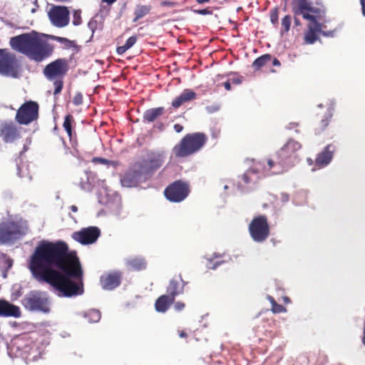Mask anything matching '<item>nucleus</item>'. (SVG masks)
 <instances>
[{
	"label": "nucleus",
	"instance_id": "obj_27",
	"mask_svg": "<svg viewBox=\"0 0 365 365\" xmlns=\"http://www.w3.org/2000/svg\"><path fill=\"white\" fill-rule=\"evenodd\" d=\"M332 117V108H329L328 110H327L325 117L324 119L320 120V123L317 124L314 130H316V134L319 135L322 132H323L327 125H329V122Z\"/></svg>",
	"mask_w": 365,
	"mask_h": 365
},
{
	"label": "nucleus",
	"instance_id": "obj_45",
	"mask_svg": "<svg viewBox=\"0 0 365 365\" xmlns=\"http://www.w3.org/2000/svg\"><path fill=\"white\" fill-rule=\"evenodd\" d=\"M242 180L244 183L248 184L250 182L249 173H246L242 175Z\"/></svg>",
	"mask_w": 365,
	"mask_h": 365
},
{
	"label": "nucleus",
	"instance_id": "obj_23",
	"mask_svg": "<svg viewBox=\"0 0 365 365\" xmlns=\"http://www.w3.org/2000/svg\"><path fill=\"white\" fill-rule=\"evenodd\" d=\"M175 297L167 295H162L157 298L154 307L160 313H165L168 311L172 304L174 303Z\"/></svg>",
	"mask_w": 365,
	"mask_h": 365
},
{
	"label": "nucleus",
	"instance_id": "obj_16",
	"mask_svg": "<svg viewBox=\"0 0 365 365\" xmlns=\"http://www.w3.org/2000/svg\"><path fill=\"white\" fill-rule=\"evenodd\" d=\"M0 137L6 143H14L20 137L19 130L12 123H4L0 125Z\"/></svg>",
	"mask_w": 365,
	"mask_h": 365
},
{
	"label": "nucleus",
	"instance_id": "obj_17",
	"mask_svg": "<svg viewBox=\"0 0 365 365\" xmlns=\"http://www.w3.org/2000/svg\"><path fill=\"white\" fill-rule=\"evenodd\" d=\"M302 145H300L299 143L289 140L284 144V145L281 148L277 153H276V158L278 159H286L289 160L292 158H294V153L297 152Z\"/></svg>",
	"mask_w": 365,
	"mask_h": 365
},
{
	"label": "nucleus",
	"instance_id": "obj_25",
	"mask_svg": "<svg viewBox=\"0 0 365 365\" xmlns=\"http://www.w3.org/2000/svg\"><path fill=\"white\" fill-rule=\"evenodd\" d=\"M76 124L74 121L73 117L71 114H67L66 117H64V120L63 123V128L64 130L66 131L67 135H68L70 141H72L73 135L76 136V133L73 132V126Z\"/></svg>",
	"mask_w": 365,
	"mask_h": 365
},
{
	"label": "nucleus",
	"instance_id": "obj_41",
	"mask_svg": "<svg viewBox=\"0 0 365 365\" xmlns=\"http://www.w3.org/2000/svg\"><path fill=\"white\" fill-rule=\"evenodd\" d=\"M195 13L200 15H210L212 14V11L209 9H204L195 10Z\"/></svg>",
	"mask_w": 365,
	"mask_h": 365
},
{
	"label": "nucleus",
	"instance_id": "obj_1",
	"mask_svg": "<svg viewBox=\"0 0 365 365\" xmlns=\"http://www.w3.org/2000/svg\"><path fill=\"white\" fill-rule=\"evenodd\" d=\"M34 279L47 283L61 297H73L84 293L83 269L75 251L64 241L42 240L29 261Z\"/></svg>",
	"mask_w": 365,
	"mask_h": 365
},
{
	"label": "nucleus",
	"instance_id": "obj_57",
	"mask_svg": "<svg viewBox=\"0 0 365 365\" xmlns=\"http://www.w3.org/2000/svg\"><path fill=\"white\" fill-rule=\"evenodd\" d=\"M209 1H210V0H197V4H205Z\"/></svg>",
	"mask_w": 365,
	"mask_h": 365
},
{
	"label": "nucleus",
	"instance_id": "obj_58",
	"mask_svg": "<svg viewBox=\"0 0 365 365\" xmlns=\"http://www.w3.org/2000/svg\"><path fill=\"white\" fill-rule=\"evenodd\" d=\"M282 196H283V201L284 202H287L288 201V195L287 194H283V195H282Z\"/></svg>",
	"mask_w": 365,
	"mask_h": 365
},
{
	"label": "nucleus",
	"instance_id": "obj_19",
	"mask_svg": "<svg viewBox=\"0 0 365 365\" xmlns=\"http://www.w3.org/2000/svg\"><path fill=\"white\" fill-rule=\"evenodd\" d=\"M267 170L269 171L272 175H277L287 169V159H278L274 155V158L267 160Z\"/></svg>",
	"mask_w": 365,
	"mask_h": 365
},
{
	"label": "nucleus",
	"instance_id": "obj_49",
	"mask_svg": "<svg viewBox=\"0 0 365 365\" xmlns=\"http://www.w3.org/2000/svg\"><path fill=\"white\" fill-rule=\"evenodd\" d=\"M359 2H361L362 15L365 16V0H359Z\"/></svg>",
	"mask_w": 365,
	"mask_h": 365
},
{
	"label": "nucleus",
	"instance_id": "obj_32",
	"mask_svg": "<svg viewBox=\"0 0 365 365\" xmlns=\"http://www.w3.org/2000/svg\"><path fill=\"white\" fill-rule=\"evenodd\" d=\"M128 264L135 270H142L145 268V262L142 258H132L128 261Z\"/></svg>",
	"mask_w": 365,
	"mask_h": 365
},
{
	"label": "nucleus",
	"instance_id": "obj_15",
	"mask_svg": "<svg viewBox=\"0 0 365 365\" xmlns=\"http://www.w3.org/2000/svg\"><path fill=\"white\" fill-rule=\"evenodd\" d=\"M121 277V272L118 271L106 272L100 277V285L102 289L111 291L120 284Z\"/></svg>",
	"mask_w": 365,
	"mask_h": 365
},
{
	"label": "nucleus",
	"instance_id": "obj_21",
	"mask_svg": "<svg viewBox=\"0 0 365 365\" xmlns=\"http://www.w3.org/2000/svg\"><path fill=\"white\" fill-rule=\"evenodd\" d=\"M183 292V281L180 276L178 278L170 279V284L167 287V293L165 294L170 297H177Z\"/></svg>",
	"mask_w": 365,
	"mask_h": 365
},
{
	"label": "nucleus",
	"instance_id": "obj_5",
	"mask_svg": "<svg viewBox=\"0 0 365 365\" xmlns=\"http://www.w3.org/2000/svg\"><path fill=\"white\" fill-rule=\"evenodd\" d=\"M68 71V63L65 58H58L45 66L43 70V76L47 80L53 82L54 91L53 94L57 96L61 93L63 88V78Z\"/></svg>",
	"mask_w": 365,
	"mask_h": 365
},
{
	"label": "nucleus",
	"instance_id": "obj_4",
	"mask_svg": "<svg viewBox=\"0 0 365 365\" xmlns=\"http://www.w3.org/2000/svg\"><path fill=\"white\" fill-rule=\"evenodd\" d=\"M207 141L205 133L195 132L183 136L179 143L174 145L173 153L176 158H187L203 148Z\"/></svg>",
	"mask_w": 365,
	"mask_h": 365
},
{
	"label": "nucleus",
	"instance_id": "obj_55",
	"mask_svg": "<svg viewBox=\"0 0 365 365\" xmlns=\"http://www.w3.org/2000/svg\"><path fill=\"white\" fill-rule=\"evenodd\" d=\"M70 210H71V211L73 212H76L78 209L76 205H73L72 206L70 207Z\"/></svg>",
	"mask_w": 365,
	"mask_h": 365
},
{
	"label": "nucleus",
	"instance_id": "obj_31",
	"mask_svg": "<svg viewBox=\"0 0 365 365\" xmlns=\"http://www.w3.org/2000/svg\"><path fill=\"white\" fill-rule=\"evenodd\" d=\"M121 185L123 187H132L135 185L136 180L135 175L131 173H126L120 179Z\"/></svg>",
	"mask_w": 365,
	"mask_h": 365
},
{
	"label": "nucleus",
	"instance_id": "obj_29",
	"mask_svg": "<svg viewBox=\"0 0 365 365\" xmlns=\"http://www.w3.org/2000/svg\"><path fill=\"white\" fill-rule=\"evenodd\" d=\"M138 38L135 36H132L127 38L126 42L123 46L117 47V53L120 56L124 54L128 49L131 48L132 46L135 44Z\"/></svg>",
	"mask_w": 365,
	"mask_h": 365
},
{
	"label": "nucleus",
	"instance_id": "obj_59",
	"mask_svg": "<svg viewBox=\"0 0 365 365\" xmlns=\"http://www.w3.org/2000/svg\"><path fill=\"white\" fill-rule=\"evenodd\" d=\"M56 1H58V2H67V1H70L71 0H54Z\"/></svg>",
	"mask_w": 365,
	"mask_h": 365
},
{
	"label": "nucleus",
	"instance_id": "obj_2",
	"mask_svg": "<svg viewBox=\"0 0 365 365\" xmlns=\"http://www.w3.org/2000/svg\"><path fill=\"white\" fill-rule=\"evenodd\" d=\"M48 39L63 44L66 48L73 46V42L64 37L51 34H43L35 31L21 34L10 38V46L30 60L41 62L49 58L53 51V46Z\"/></svg>",
	"mask_w": 365,
	"mask_h": 365
},
{
	"label": "nucleus",
	"instance_id": "obj_9",
	"mask_svg": "<svg viewBox=\"0 0 365 365\" xmlns=\"http://www.w3.org/2000/svg\"><path fill=\"white\" fill-rule=\"evenodd\" d=\"M0 74L11 78L19 77V61L16 55L7 49H0Z\"/></svg>",
	"mask_w": 365,
	"mask_h": 365
},
{
	"label": "nucleus",
	"instance_id": "obj_3",
	"mask_svg": "<svg viewBox=\"0 0 365 365\" xmlns=\"http://www.w3.org/2000/svg\"><path fill=\"white\" fill-rule=\"evenodd\" d=\"M291 6L294 15H302V18L310 21L308 30L304 34V41L307 44H314L318 38L317 34L321 31V24L313 14L319 12V9L312 7L307 0H293Z\"/></svg>",
	"mask_w": 365,
	"mask_h": 365
},
{
	"label": "nucleus",
	"instance_id": "obj_40",
	"mask_svg": "<svg viewBox=\"0 0 365 365\" xmlns=\"http://www.w3.org/2000/svg\"><path fill=\"white\" fill-rule=\"evenodd\" d=\"M88 28L90 29L91 32L94 33L95 31H96L98 28V21L96 19H91L90 21H88Z\"/></svg>",
	"mask_w": 365,
	"mask_h": 365
},
{
	"label": "nucleus",
	"instance_id": "obj_38",
	"mask_svg": "<svg viewBox=\"0 0 365 365\" xmlns=\"http://www.w3.org/2000/svg\"><path fill=\"white\" fill-rule=\"evenodd\" d=\"M91 162L94 164H103L106 166H109L112 164V161H109L101 157H94L93 159H91Z\"/></svg>",
	"mask_w": 365,
	"mask_h": 365
},
{
	"label": "nucleus",
	"instance_id": "obj_13",
	"mask_svg": "<svg viewBox=\"0 0 365 365\" xmlns=\"http://www.w3.org/2000/svg\"><path fill=\"white\" fill-rule=\"evenodd\" d=\"M48 16L52 25L57 28L66 27L70 21L69 9L63 6L52 5L48 11Z\"/></svg>",
	"mask_w": 365,
	"mask_h": 365
},
{
	"label": "nucleus",
	"instance_id": "obj_6",
	"mask_svg": "<svg viewBox=\"0 0 365 365\" xmlns=\"http://www.w3.org/2000/svg\"><path fill=\"white\" fill-rule=\"evenodd\" d=\"M28 232L26 222L8 220L0 225V245L13 243Z\"/></svg>",
	"mask_w": 365,
	"mask_h": 365
},
{
	"label": "nucleus",
	"instance_id": "obj_47",
	"mask_svg": "<svg viewBox=\"0 0 365 365\" xmlns=\"http://www.w3.org/2000/svg\"><path fill=\"white\" fill-rule=\"evenodd\" d=\"M174 130L176 131V133H180L183 130V126L178 123L175 124Z\"/></svg>",
	"mask_w": 365,
	"mask_h": 365
},
{
	"label": "nucleus",
	"instance_id": "obj_43",
	"mask_svg": "<svg viewBox=\"0 0 365 365\" xmlns=\"http://www.w3.org/2000/svg\"><path fill=\"white\" fill-rule=\"evenodd\" d=\"M160 5L162 6L173 7L175 6V3L174 1L165 0L160 3Z\"/></svg>",
	"mask_w": 365,
	"mask_h": 365
},
{
	"label": "nucleus",
	"instance_id": "obj_48",
	"mask_svg": "<svg viewBox=\"0 0 365 365\" xmlns=\"http://www.w3.org/2000/svg\"><path fill=\"white\" fill-rule=\"evenodd\" d=\"M272 66H279L281 65V63H279V60L276 58H272Z\"/></svg>",
	"mask_w": 365,
	"mask_h": 365
},
{
	"label": "nucleus",
	"instance_id": "obj_14",
	"mask_svg": "<svg viewBox=\"0 0 365 365\" xmlns=\"http://www.w3.org/2000/svg\"><path fill=\"white\" fill-rule=\"evenodd\" d=\"M101 235L98 227H88L82 228L80 231L73 232L72 239L78 243L87 245L97 241Z\"/></svg>",
	"mask_w": 365,
	"mask_h": 365
},
{
	"label": "nucleus",
	"instance_id": "obj_39",
	"mask_svg": "<svg viewBox=\"0 0 365 365\" xmlns=\"http://www.w3.org/2000/svg\"><path fill=\"white\" fill-rule=\"evenodd\" d=\"M72 103L74 106H78L82 105L83 103V96L81 93H76L75 96H73Z\"/></svg>",
	"mask_w": 365,
	"mask_h": 365
},
{
	"label": "nucleus",
	"instance_id": "obj_51",
	"mask_svg": "<svg viewBox=\"0 0 365 365\" xmlns=\"http://www.w3.org/2000/svg\"><path fill=\"white\" fill-rule=\"evenodd\" d=\"M224 87L225 89H227V91H230V89H231L230 82L227 81V82L224 83Z\"/></svg>",
	"mask_w": 365,
	"mask_h": 365
},
{
	"label": "nucleus",
	"instance_id": "obj_33",
	"mask_svg": "<svg viewBox=\"0 0 365 365\" xmlns=\"http://www.w3.org/2000/svg\"><path fill=\"white\" fill-rule=\"evenodd\" d=\"M267 299H268L269 302H271L272 313H274V314H281V313L287 312V310L285 309L284 307L281 305V304H277L275 302L274 298L272 297V296L269 295L268 297H267Z\"/></svg>",
	"mask_w": 365,
	"mask_h": 365
},
{
	"label": "nucleus",
	"instance_id": "obj_30",
	"mask_svg": "<svg viewBox=\"0 0 365 365\" xmlns=\"http://www.w3.org/2000/svg\"><path fill=\"white\" fill-rule=\"evenodd\" d=\"M84 318L88 323H97L101 319V313L98 309H90L84 314Z\"/></svg>",
	"mask_w": 365,
	"mask_h": 365
},
{
	"label": "nucleus",
	"instance_id": "obj_35",
	"mask_svg": "<svg viewBox=\"0 0 365 365\" xmlns=\"http://www.w3.org/2000/svg\"><path fill=\"white\" fill-rule=\"evenodd\" d=\"M73 25L75 26H78L82 24L81 19V10L76 9L73 12Z\"/></svg>",
	"mask_w": 365,
	"mask_h": 365
},
{
	"label": "nucleus",
	"instance_id": "obj_54",
	"mask_svg": "<svg viewBox=\"0 0 365 365\" xmlns=\"http://www.w3.org/2000/svg\"><path fill=\"white\" fill-rule=\"evenodd\" d=\"M294 24H295V25L297 26H300V21H299V19H297L296 16H295V18H294Z\"/></svg>",
	"mask_w": 365,
	"mask_h": 365
},
{
	"label": "nucleus",
	"instance_id": "obj_50",
	"mask_svg": "<svg viewBox=\"0 0 365 365\" xmlns=\"http://www.w3.org/2000/svg\"><path fill=\"white\" fill-rule=\"evenodd\" d=\"M299 125L297 123H290L289 125H288L287 128L288 129H294L297 128Z\"/></svg>",
	"mask_w": 365,
	"mask_h": 365
},
{
	"label": "nucleus",
	"instance_id": "obj_18",
	"mask_svg": "<svg viewBox=\"0 0 365 365\" xmlns=\"http://www.w3.org/2000/svg\"><path fill=\"white\" fill-rule=\"evenodd\" d=\"M21 316L20 308L9 301L0 299V317H14L19 318Z\"/></svg>",
	"mask_w": 365,
	"mask_h": 365
},
{
	"label": "nucleus",
	"instance_id": "obj_53",
	"mask_svg": "<svg viewBox=\"0 0 365 365\" xmlns=\"http://www.w3.org/2000/svg\"><path fill=\"white\" fill-rule=\"evenodd\" d=\"M362 344L365 346V319H364V334H362L361 338Z\"/></svg>",
	"mask_w": 365,
	"mask_h": 365
},
{
	"label": "nucleus",
	"instance_id": "obj_26",
	"mask_svg": "<svg viewBox=\"0 0 365 365\" xmlns=\"http://www.w3.org/2000/svg\"><path fill=\"white\" fill-rule=\"evenodd\" d=\"M150 5H137L134 11L135 17L133 19V22L136 23L138 20L144 18L145 16L150 14Z\"/></svg>",
	"mask_w": 365,
	"mask_h": 365
},
{
	"label": "nucleus",
	"instance_id": "obj_8",
	"mask_svg": "<svg viewBox=\"0 0 365 365\" xmlns=\"http://www.w3.org/2000/svg\"><path fill=\"white\" fill-rule=\"evenodd\" d=\"M248 232L254 242L257 243L265 242L270 232L267 216L258 215L252 219L248 225Z\"/></svg>",
	"mask_w": 365,
	"mask_h": 365
},
{
	"label": "nucleus",
	"instance_id": "obj_56",
	"mask_svg": "<svg viewBox=\"0 0 365 365\" xmlns=\"http://www.w3.org/2000/svg\"><path fill=\"white\" fill-rule=\"evenodd\" d=\"M116 0H103V2L107 3L108 4H113Z\"/></svg>",
	"mask_w": 365,
	"mask_h": 365
},
{
	"label": "nucleus",
	"instance_id": "obj_44",
	"mask_svg": "<svg viewBox=\"0 0 365 365\" xmlns=\"http://www.w3.org/2000/svg\"><path fill=\"white\" fill-rule=\"evenodd\" d=\"M221 263H222V262H215L213 263L212 261H210V264L209 266H207V267L214 269L216 267H217Z\"/></svg>",
	"mask_w": 365,
	"mask_h": 365
},
{
	"label": "nucleus",
	"instance_id": "obj_10",
	"mask_svg": "<svg viewBox=\"0 0 365 365\" xmlns=\"http://www.w3.org/2000/svg\"><path fill=\"white\" fill-rule=\"evenodd\" d=\"M38 116V104L34 101H28L17 109L16 121L20 125H28L36 121Z\"/></svg>",
	"mask_w": 365,
	"mask_h": 365
},
{
	"label": "nucleus",
	"instance_id": "obj_22",
	"mask_svg": "<svg viewBox=\"0 0 365 365\" xmlns=\"http://www.w3.org/2000/svg\"><path fill=\"white\" fill-rule=\"evenodd\" d=\"M195 93L188 88H186L185 89V91H182L181 94H180V96L174 98L173 103H171V105H173V107L174 108L177 109L182 105H183L185 103L195 100Z\"/></svg>",
	"mask_w": 365,
	"mask_h": 365
},
{
	"label": "nucleus",
	"instance_id": "obj_28",
	"mask_svg": "<svg viewBox=\"0 0 365 365\" xmlns=\"http://www.w3.org/2000/svg\"><path fill=\"white\" fill-rule=\"evenodd\" d=\"M272 61V55L270 54H265L263 55L256 59H255L253 64L254 68L257 71H259L261 69V68L266 66L267 63Z\"/></svg>",
	"mask_w": 365,
	"mask_h": 365
},
{
	"label": "nucleus",
	"instance_id": "obj_11",
	"mask_svg": "<svg viewBox=\"0 0 365 365\" xmlns=\"http://www.w3.org/2000/svg\"><path fill=\"white\" fill-rule=\"evenodd\" d=\"M189 192V184L181 180H178L165 188L164 195L170 202H180L185 200Z\"/></svg>",
	"mask_w": 365,
	"mask_h": 365
},
{
	"label": "nucleus",
	"instance_id": "obj_7",
	"mask_svg": "<svg viewBox=\"0 0 365 365\" xmlns=\"http://www.w3.org/2000/svg\"><path fill=\"white\" fill-rule=\"evenodd\" d=\"M23 307L30 312L48 313L49 300L46 292L31 290L22 299Z\"/></svg>",
	"mask_w": 365,
	"mask_h": 365
},
{
	"label": "nucleus",
	"instance_id": "obj_37",
	"mask_svg": "<svg viewBox=\"0 0 365 365\" xmlns=\"http://www.w3.org/2000/svg\"><path fill=\"white\" fill-rule=\"evenodd\" d=\"M282 27H283V31L287 33L290 29L291 17L289 15H287L282 19L281 21Z\"/></svg>",
	"mask_w": 365,
	"mask_h": 365
},
{
	"label": "nucleus",
	"instance_id": "obj_46",
	"mask_svg": "<svg viewBox=\"0 0 365 365\" xmlns=\"http://www.w3.org/2000/svg\"><path fill=\"white\" fill-rule=\"evenodd\" d=\"M231 83L235 85H240L242 83V78L241 77H236L232 79H231Z\"/></svg>",
	"mask_w": 365,
	"mask_h": 365
},
{
	"label": "nucleus",
	"instance_id": "obj_34",
	"mask_svg": "<svg viewBox=\"0 0 365 365\" xmlns=\"http://www.w3.org/2000/svg\"><path fill=\"white\" fill-rule=\"evenodd\" d=\"M23 5L28 7L31 14H34L37 11L38 5L37 0H21Z\"/></svg>",
	"mask_w": 365,
	"mask_h": 365
},
{
	"label": "nucleus",
	"instance_id": "obj_42",
	"mask_svg": "<svg viewBox=\"0 0 365 365\" xmlns=\"http://www.w3.org/2000/svg\"><path fill=\"white\" fill-rule=\"evenodd\" d=\"M185 307V304L182 302H177L174 304V308L177 312L182 311V309Z\"/></svg>",
	"mask_w": 365,
	"mask_h": 365
},
{
	"label": "nucleus",
	"instance_id": "obj_20",
	"mask_svg": "<svg viewBox=\"0 0 365 365\" xmlns=\"http://www.w3.org/2000/svg\"><path fill=\"white\" fill-rule=\"evenodd\" d=\"M335 152V146L329 144L324 148L322 152L317 155L316 165L319 167H324L329 164L332 160L333 153Z\"/></svg>",
	"mask_w": 365,
	"mask_h": 365
},
{
	"label": "nucleus",
	"instance_id": "obj_24",
	"mask_svg": "<svg viewBox=\"0 0 365 365\" xmlns=\"http://www.w3.org/2000/svg\"><path fill=\"white\" fill-rule=\"evenodd\" d=\"M163 114H165V108L163 107L147 109L143 114V121L148 123H153L154 120L158 119Z\"/></svg>",
	"mask_w": 365,
	"mask_h": 365
},
{
	"label": "nucleus",
	"instance_id": "obj_12",
	"mask_svg": "<svg viewBox=\"0 0 365 365\" xmlns=\"http://www.w3.org/2000/svg\"><path fill=\"white\" fill-rule=\"evenodd\" d=\"M165 161L164 152H150L147 154L146 158L140 163V173L142 175L153 174L160 169Z\"/></svg>",
	"mask_w": 365,
	"mask_h": 365
},
{
	"label": "nucleus",
	"instance_id": "obj_36",
	"mask_svg": "<svg viewBox=\"0 0 365 365\" xmlns=\"http://www.w3.org/2000/svg\"><path fill=\"white\" fill-rule=\"evenodd\" d=\"M278 17H279L278 7H275V8L271 9V11H269V19H271V22L273 25L277 26L278 24Z\"/></svg>",
	"mask_w": 365,
	"mask_h": 365
},
{
	"label": "nucleus",
	"instance_id": "obj_52",
	"mask_svg": "<svg viewBox=\"0 0 365 365\" xmlns=\"http://www.w3.org/2000/svg\"><path fill=\"white\" fill-rule=\"evenodd\" d=\"M179 336L180 338H187V334L185 331H179Z\"/></svg>",
	"mask_w": 365,
	"mask_h": 365
}]
</instances>
